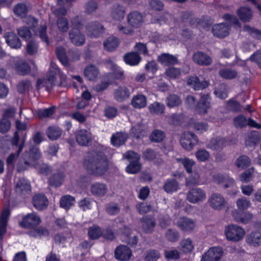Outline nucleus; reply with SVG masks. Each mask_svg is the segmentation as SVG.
<instances>
[{
    "label": "nucleus",
    "instance_id": "49",
    "mask_svg": "<svg viewBox=\"0 0 261 261\" xmlns=\"http://www.w3.org/2000/svg\"><path fill=\"white\" fill-rule=\"evenodd\" d=\"M160 257V253L159 251L155 249L148 250L144 256L145 261H156Z\"/></svg>",
    "mask_w": 261,
    "mask_h": 261
},
{
    "label": "nucleus",
    "instance_id": "48",
    "mask_svg": "<svg viewBox=\"0 0 261 261\" xmlns=\"http://www.w3.org/2000/svg\"><path fill=\"white\" fill-rule=\"evenodd\" d=\"M105 48L108 51H113L118 45V40L114 37H109L103 43Z\"/></svg>",
    "mask_w": 261,
    "mask_h": 261
},
{
    "label": "nucleus",
    "instance_id": "35",
    "mask_svg": "<svg viewBox=\"0 0 261 261\" xmlns=\"http://www.w3.org/2000/svg\"><path fill=\"white\" fill-rule=\"evenodd\" d=\"M125 15L124 8L119 5H114L111 9V16L112 18L116 20H122Z\"/></svg>",
    "mask_w": 261,
    "mask_h": 261
},
{
    "label": "nucleus",
    "instance_id": "50",
    "mask_svg": "<svg viewBox=\"0 0 261 261\" xmlns=\"http://www.w3.org/2000/svg\"><path fill=\"white\" fill-rule=\"evenodd\" d=\"M243 31L247 32L252 37L258 40H261V31L260 30L252 28L248 25H245Z\"/></svg>",
    "mask_w": 261,
    "mask_h": 261
},
{
    "label": "nucleus",
    "instance_id": "63",
    "mask_svg": "<svg viewBox=\"0 0 261 261\" xmlns=\"http://www.w3.org/2000/svg\"><path fill=\"white\" fill-rule=\"evenodd\" d=\"M165 257L170 260L177 259L180 257V253L176 249L165 250L164 252Z\"/></svg>",
    "mask_w": 261,
    "mask_h": 261
},
{
    "label": "nucleus",
    "instance_id": "42",
    "mask_svg": "<svg viewBox=\"0 0 261 261\" xmlns=\"http://www.w3.org/2000/svg\"><path fill=\"white\" fill-rule=\"evenodd\" d=\"M179 187L178 182L175 179H168L165 183L163 189L168 193L177 190Z\"/></svg>",
    "mask_w": 261,
    "mask_h": 261
},
{
    "label": "nucleus",
    "instance_id": "25",
    "mask_svg": "<svg viewBox=\"0 0 261 261\" xmlns=\"http://www.w3.org/2000/svg\"><path fill=\"white\" fill-rule=\"evenodd\" d=\"M187 85L195 90H202L208 86L205 81H200L197 76H191L187 80Z\"/></svg>",
    "mask_w": 261,
    "mask_h": 261
},
{
    "label": "nucleus",
    "instance_id": "44",
    "mask_svg": "<svg viewBox=\"0 0 261 261\" xmlns=\"http://www.w3.org/2000/svg\"><path fill=\"white\" fill-rule=\"evenodd\" d=\"M55 107L53 106L48 108L39 109L36 112L37 117L40 119L51 117L55 113Z\"/></svg>",
    "mask_w": 261,
    "mask_h": 261
},
{
    "label": "nucleus",
    "instance_id": "31",
    "mask_svg": "<svg viewBox=\"0 0 261 261\" xmlns=\"http://www.w3.org/2000/svg\"><path fill=\"white\" fill-rule=\"evenodd\" d=\"M123 58L125 62L131 66L138 65L141 60L139 55L135 52H130L125 54Z\"/></svg>",
    "mask_w": 261,
    "mask_h": 261
},
{
    "label": "nucleus",
    "instance_id": "57",
    "mask_svg": "<svg viewBox=\"0 0 261 261\" xmlns=\"http://www.w3.org/2000/svg\"><path fill=\"white\" fill-rule=\"evenodd\" d=\"M177 161L181 163L186 169L188 173H190L192 171V167L195 163L188 158L177 159Z\"/></svg>",
    "mask_w": 261,
    "mask_h": 261
},
{
    "label": "nucleus",
    "instance_id": "13",
    "mask_svg": "<svg viewBox=\"0 0 261 261\" xmlns=\"http://www.w3.org/2000/svg\"><path fill=\"white\" fill-rule=\"evenodd\" d=\"M131 93L130 87L125 86H119L114 91V98L117 101L123 102L129 98Z\"/></svg>",
    "mask_w": 261,
    "mask_h": 261
},
{
    "label": "nucleus",
    "instance_id": "15",
    "mask_svg": "<svg viewBox=\"0 0 261 261\" xmlns=\"http://www.w3.org/2000/svg\"><path fill=\"white\" fill-rule=\"evenodd\" d=\"M128 25L133 28H138L143 23L144 19L142 14L136 11L130 12L127 16Z\"/></svg>",
    "mask_w": 261,
    "mask_h": 261
},
{
    "label": "nucleus",
    "instance_id": "21",
    "mask_svg": "<svg viewBox=\"0 0 261 261\" xmlns=\"http://www.w3.org/2000/svg\"><path fill=\"white\" fill-rule=\"evenodd\" d=\"M69 36L71 42L75 45L80 46L85 43V35L79 30L71 29L69 32Z\"/></svg>",
    "mask_w": 261,
    "mask_h": 261
},
{
    "label": "nucleus",
    "instance_id": "24",
    "mask_svg": "<svg viewBox=\"0 0 261 261\" xmlns=\"http://www.w3.org/2000/svg\"><path fill=\"white\" fill-rule=\"evenodd\" d=\"M76 141L81 146H88L92 141L91 134L89 132H77Z\"/></svg>",
    "mask_w": 261,
    "mask_h": 261
},
{
    "label": "nucleus",
    "instance_id": "34",
    "mask_svg": "<svg viewBox=\"0 0 261 261\" xmlns=\"http://www.w3.org/2000/svg\"><path fill=\"white\" fill-rule=\"evenodd\" d=\"M148 108L151 114L158 116L164 114L165 110V105L158 101H155L150 104Z\"/></svg>",
    "mask_w": 261,
    "mask_h": 261
},
{
    "label": "nucleus",
    "instance_id": "18",
    "mask_svg": "<svg viewBox=\"0 0 261 261\" xmlns=\"http://www.w3.org/2000/svg\"><path fill=\"white\" fill-rule=\"evenodd\" d=\"M132 255L130 249L125 245H120L115 250V257L117 259L121 261L129 260Z\"/></svg>",
    "mask_w": 261,
    "mask_h": 261
},
{
    "label": "nucleus",
    "instance_id": "40",
    "mask_svg": "<svg viewBox=\"0 0 261 261\" xmlns=\"http://www.w3.org/2000/svg\"><path fill=\"white\" fill-rule=\"evenodd\" d=\"M181 102L180 97L175 94H170L166 99L167 106L170 108L179 106Z\"/></svg>",
    "mask_w": 261,
    "mask_h": 261
},
{
    "label": "nucleus",
    "instance_id": "3",
    "mask_svg": "<svg viewBox=\"0 0 261 261\" xmlns=\"http://www.w3.org/2000/svg\"><path fill=\"white\" fill-rule=\"evenodd\" d=\"M233 124L237 128L242 129L248 126L250 128L261 129V125L252 118H247L243 115H239L233 119Z\"/></svg>",
    "mask_w": 261,
    "mask_h": 261
},
{
    "label": "nucleus",
    "instance_id": "22",
    "mask_svg": "<svg viewBox=\"0 0 261 261\" xmlns=\"http://www.w3.org/2000/svg\"><path fill=\"white\" fill-rule=\"evenodd\" d=\"M4 37L6 43L11 48L18 49L21 47L22 45L21 41L14 33L7 32L5 34Z\"/></svg>",
    "mask_w": 261,
    "mask_h": 261
},
{
    "label": "nucleus",
    "instance_id": "33",
    "mask_svg": "<svg viewBox=\"0 0 261 261\" xmlns=\"http://www.w3.org/2000/svg\"><path fill=\"white\" fill-rule=\"evenodd\" d=\"M177 225L184 231L191 230L195 227L194 222L186 217L180 218L177 221Z\"/></svg>",
    "mask_w": 261,
    "mask_h": 261
},
{
    "label": "nucleus",
    "instance_id": "52",
    "mask_svg": "<svg viewBox=\"0 0 261 261\" xmlns=\"http://www.w3.org/2000/svg\"><path fill=\"white\" fill-rule=\"evenodd\" d=\"M141 165L139 161H131L129 164L126 168V171L128 173L136 174L141 170Z\"/></svg>",
    "mask_w": 261,
    "mask_h": 261
},
{
    "label": "nucleus",
    "instance_id": "41",
    "mask_svg": "<svg viewBox=\"0 0 261 261\" xmlns=\"http://www.w3.org/2000/svg\"><path fill=\"white\" fill-rule=\"evenodd\" d=\"M127 137L121 132L114 134L111 139L112 144L115 146H119L123 144Z\"/></svg>",
    "mask_w": 261,
    "mask_h": 261
},
{
    "label": "nucleus",
    "instance_id": "39",
    "mask_svg": "<svg viewBox=\"0 0 261 261\" xmlns=\"http://www.w3.org/2000/svg\"><path fill=\"white\" fill-rule=\"evenodd\" d=\"M221 77L226 80H232L237 77L238 72L231 68H222L219 71Z\"/></svg>",
    "mask_w": 261,
    "mask_h": 261
},
{
    "label": "nucleus",
    "instance_id": "37",
    "mask_svg": "<svg viewBox=\"0 0 261 261\" xmlns=\"http://www.w3.org/2000/svg\"><path fill=\"white\" fill-rule=\"evenodd\" d=\"M56 55L63 65L68 67L70 65L69 61L66 56L65 50L62 46L57 47L56 48Z\"/></svg>",
    "mask_w": 261,
    "mask_h": 261
},
{
    "label": "nucleus",
    "instance_id": "16",
    "mask_svg": "<svg viewBox=\"0 0 261 261\" xmlns=\"http://www.w3.org/2000/svg\"><path fill=\"white\" fill-rule=\"evenodd\" d=\"M41 157V153L40 149L36 146L32 147L29 151H25L23 154L24 164L27 166H30V161H37Z\"/></svg>",
    "mask_w": 261,
    "mask_h": 261
},
{
    "label": "nucleus",
    "instance_id": "38",
    "mask_svg": "<svg viewBox=\"0 0 261 261\" xmlns=\"http://www.w3.org/2000/svg\"><path fill=\"white\" fill-rule=\"evenodd\" d=\"M64 177V174L62 172L54 173L50 177L49 179V184L51 187H59L62 184Z\"/></svg>",
    "mask_w": 261,
    "mask_h": 261
},
{
    "label": "nucleus",
    "instance_id": "20",
    "mask_svg": "<svg viewBox=\"0 0 261 261\" xmlns=\"http://www.w3.org/2000/svg\"><path fill=\"white\" fill-rule=\"evenodd\" d=\"M103 30V26L96 21L91 22L86 27L87 34L91 37H99L102 34Z\"/></svg>",
    "mask_w": 261,
    "mask_h": 261
},
{
    "label": "nucleus",
    "instance_id": "36",
    "mask_svg": "<svg viewBox=\"0 0 261 261\" xmlns=\"http://www.w3.org/2000/svg\"><path fill=\"white\" fill-rule=\"evenodd\" d=\"M226 141L224 139L212 138L207 144V148L213 150H218L223 148Z\"/></svg>",
    "mask_w": 261,
    "mask_h": 261
},
{
    "label": "nucleus",
    "instance_id": "54",
    "mask_svg": "<svg viewBox=\"0 0 261 261\" xmlns=\"http://www.w3.org/2000/svg\"><path fill=\"white\" fill-rule=\"evenodd\" d=\"M253 173L254 168H249L241 174L239 177L240 180L243 182H248L252 179Z\"/></svg>",
    "mask_w": 261,
    "mask_h": 261
},
{
    "label": "nucleus",
    "instance_id": "43",
    "mask_svg": "<svg viewBox=\"0 0 261 261\" xmlns=\"http://www.w3.org/2000/svg\"><path fill=\"white\" fill-rule=\"evenodd\" d=\"M234 164L238 168L244 169L250 166L251 160L247 155H242L237 159Z\"/></svg>",
    "mask_w": 261,
    "mask_h": 261
},
{
    "label": "nucleus",
    "instance_id": "17",
    "mask_svg": "<svg viewBox=\"0 0 261 261\" xmlns=\"http://www.w3.org/2000/svg\"><path fill=\"white\" fill-rule=\"evenodd\" d=\"M33 206L38 211H42L47 208L48 200L46 196L41 193L35 194L32 199Z\"/></svg>",
    "mask_w": 261,
    "mask_h": 261
},
{
    "label": "nucleus",
    "instance_id": "19",
    "mask_svg": "<svg viewBox=\"0 0 261 261\" xmlns=\"http://www.w3.org/2000/svg\"><path fill=\"white\" fill-rule=\"evenodd\" d=\"M208 203L213 208L220 210L224 207L226 202L221 194L213 193L208 199Z\"/></svg>",
    "mask_w": 261,
    "mask_h": 261
},
{
    "label": "nucleus",
    "instance_id": "10",
    "mask_svg": "<svg viewBox=\"0 0 261 261\" xmlns=\"http://www.w3.org/2000/svg\"><path fill=\"white\" fill-rule=\"evenodd\" d=\"M211 97L209 94H201L200 98L196 106V112L200 114L207 113L211 108Z\"/></svg>",
    "mask_w": 261,
    "mask_h": 261
},
{
    "label": "nucleus",
    "instance_id": "7",
    "mask_svg": "<svg viewBox=\"0 0 261 261\" xmlns=\"http://www.w3.org/2000/svg\"><path fill=\"white\" fill-rule=\"evenodd\" d=\"M182 147L187 150H191L194 145L197 144L198 140L196 136L191 132H184L182 134L180 140Z\"/></svg>",
    "mask_w": 261,
    "mask_h": 261
},
{
    "label": "nucleus",
    "instance_id": "23",
    "mask_svg": "<svg viewBox=\"0 0 261 261\" xmlns=\"http://www.w3.org/2000/svg\"><path fill=\"white\" fill-rule=\"evenodd\" d=\"M229 27L226 23H219L214 25L213 27L214 35L219 38H224L229 34Z\"/></svg>",
    "mask_w": 261,
    "mask_h": 261
},
{
    "label": "nucleus",
    "instance_id": "59",
    "mask_svg": "<svg viewBox=\"0 0 261 261\" xmlns=\"http://www.w3.org/2000/svg\"><path fill=\"white\" fill-rule=\"evenodd\" d=\"M28 11V9L25 4H17L14 9V12L18 16L21 17L24 16Z\"/></svg>",
    "mask_w": 261,
    "mask_h": 261
},
{
    "label": "nucleus",
    "instance_id": "11",
    "mask_svg": "<svg viewBox=\"0 0 261 261\" xmlns=\"http://www.w3.org/2000/svg\"><path fill=\"white\" fill-rule=\"evenodd\" d=\"M40 222V218L35 213H32L23 217L19 225L24 228H32L39 225Z\"/></svg>",
    "mask_w": 261,
    "mask_h": 261
},
{
    "label": "nucleus",
    "instance_id": "64",
    "mask_svg": "<svg viewBox=\"0 0 261 261\" xmlns=\"http://www.w3.org/2000/svg\"><path fill=\"white\" fill-rule=\"evenodd\" d=\"M181 72L179 69L175 67H169L165 71V74L170 78H177L180 75Z\"/></svg>",
    "mask_w": 261,
    "mask_h": 261
},
{
    "label": "nucleus",
    "instance_id": "60",
    "mask_svg": "<svg viewBox=\"0 0 261 261\" xmlns=\"http://www.w3.org/2000/svg\"><path fill=\"white\" fill-rule=\"evenodd\" d=\"M165 137L164 132H152L149 139L152 142H160L163 141Z\"/></svg>",
    "mask_w": 261,
    "mask_h": 261
},
{
    "label": "nucleus",
    "instance_id": "53",
    "mask_svg": "<svg viewBox=\"0 0 261 261\" xmlns=\"http://www.w3.org/2000/svg\"><path fill=\"white\" fill-rule=\"evenodd\" d=\"M58 28L60 32H66L69 29L68 21L66 18L60 17L57 21Z\"/></svg>",
    "mask_w": 261,
    "mask_h": 261
},
{
    "label": "nucleus",
    "instance_id": "47",
    "mask_svg": "<svg viewBox=\"0 0 261 261\" xmlns=\"http://www.w3.org/2000/svg\"><path fill=\"white\" fill-rule=\"evenodd\" d=\"M228 88L225 84H222L216 87L215 94L219 98L225 99L228 96Z\"/></svg>",
    "mask_w": 261,
    "mask_h": 261
},
{
    "label": "nucleus",
    "instance_id": "28",
    "mask_svg": "<svg viewBox=\"0 0 261 261\" xmlns=\"http://www.w3.org/2000/svg\"><path fill=\"white\" fill-rule=\"evenodd\" d=\"M84 72L85 76L90 81H94L97 79L99 74L98 68L93 65L86 66Z\"/></svg>",
    "mask_w": 261,
    "mask_h": 261
},
{
    "label": "nucleus",
    "instance_id": "9",
    "mask_svg": "<svg viewBox=\"0 0 261 261\" xmlns=\"http://www.w3.org/2000/svg\"><path fill=\"white\" fill-rule=\"evenodd\" d=\"M205 198V193L204 190L200 188H193L187 194V199L192 203L202 201Z\"/></svg>",
    "mask_w": 261,
    "mask_h": 261
},
{
    "label": "nucleus",
    "instance_id": "51",
    "mask_svg": "<svg viewBox=\"0 0 261 261\" xmlns=\"http://www.w3.org/2000/svg\"><path fill=\"white\" fill-rule=\"evenodd\" d=\"M226 108L233 112L241 111V106L237 100L231 99L226 102Z\"/></svg>",
    "mask_w": 261,
    "mask_h": 261
},
{
    "label": "nucleus",
    "instance_id": "12",
    "mask_svg": "<svg viewBox=\"0 0 261 261\" xmlns=\"http://www.w3.org/2000/svg\"><path fill=\"white\" fill-rule=\"evenodd\" d=\"M142 231L145 233H151L156 226L155 219L150 215L143 217L140 219Z\"/></svg>",
    "mask_w": 261,
    "mask_h": 261
},
{
    "label": "nucleus",
    "instance_id": "45",
    "mask_svg": "<svg viewBox=\"0 0 261 261\" xmlns=\"http://www.w3.org/2000/svg\"><path fill=\"white\" fill-rule=\"evenodd\" d=\"M74 197L69 195L63 196L60 199V206L66 210H68L71 206L74 204Z\"/></svg>",
    "mask_w": 261,
    "mask_h": 261
},
{
    "label": "nucleus",
    "instance_id": "32",
    "mask_svg": "<svg viewBox=\"0 0 261 261\" xmlns=\"http://www.w3.org/2000/svg\"><path fill=\"white\" fill-rule=\"evenodd\" d=\"M90 191L94 195L102 196L106 194L107 192V189L106 185L96 182L91 186Z\"/></svg>",
    "mask_w": 261,
    "mask_h": 261
},
{
    "label": "nucleus",
    "instance_id": "1",
    "mask_svg": "<svg viewBox=\"0 0 261 261\" xmlns=\"http://www.w3.org/2000/svg\"><path fill=\"white\" fill-rule=\"evenodd\" d=\"M84 166L88 172L96 176L104 174L109 168L107 157L101 151L89 152L85 159Z\"/></svg>",
    "mask_w": 261,
    "mask_h": 261
},
{
    "label": "nucleus",
    "instance_id": "5",
    "mask_svg": "<svg viewBox=\"0 0 261 261\" xmlns=\"http://www.w3.org/2000/svg\"><path fill=\"white\" fill-rule=\"evenodd\" d=\"M9 64L20 75H24L29 74L31 71V68L29 64L18 58L11 59Z\"/></svg>",
    "mask_w": 261,
    "mask_h": 261
},
{
    "label": "nucleus",
    "instance_id": "30",
    "mask_svg": "<svg viewBox=\"0 0 261 261\" xmlns=\"http://www.w3.org/2000/svg\"><path fill=\"white\" fill-rule=\"evenodd\" d=\"M158 61L163 65L169 66L178 63L177 58L169 54L164 53L158 57Z\"/></svg>",
    "mask_w": 261,
    "mask_h": 261
},
{
    "label": "nucleus",
    "instance_id": "62",
    "mask_svg": "<svg viewBox=\"0 0 261 261\" xmlns=\"http://www.w3.org/2000/svg\"><path fill=\"white\" fill-rule=\"evenodd\" d=\"M31 88V84L29 81H22L17 85V90L20 93H23L29 90Z\"/></svg>",
    "mask_w": 261,
    "mask_h": 261
},
{
    "label": "nucleus",
    "instance_id": "58",
    "mask_svg": "<svg viewBox=\"0 0 261 261\" xmlns=\"http://www.w3.org/2000/svg\"><path fill=\"white\" fill-rule=\"evenodd\" d=\"M259 141L260 138L257 135L252 134L246 138L245 143L247 146H255L259 143Z\"/></svg>",
    "mask_w": 261,
    "mask_h": 261
},
{
    "label": "nucleus",
    "instance_id": "6",
    "mask_svg": "<svg viewBox=\"0 0 261 261\" xmlns=\"http://www.w3.org/2000/svg\"><path fill=\"white\" fill-rule=\"evenodd\" d=\"M15 191L22 198H27L31 196V187L25 179L20 178L16 183Z\"/></svg>",
    "mask_w": 261,
    "mask_h": 261
},
{
    "label": "nucleus",
    "instance_id": "55",
    "mask_svg": "<svg viewBox=\"0 0 261 261\" xmlns=\"http://www.w3.org/2000/svg\"><path fill=\"white\" fill-rule=\"evenodd\" d=\"M102 234L100 228L96 226L91 227L88 229V235L91 239H98Z\"/></svg>",
    "mask_w": 261,
    "mask_h": 261
},
{
    "label": "nucleus",
    "instance_id": "29",
    "mask_svg": "<svg viewBox=\"0 0 261 261\" xmlns=\"http://www.w3.org/2000/svg\"><path fill=\"white\" fill-rule=\"evenodd\" d=\"M131 105L135 109H142L147 105V98L143 94H137L133 96Z\"/></svg>",
    "mask_w": 261,
    "mask_h": 261
},
{
    "label": "nucleus",
    "instance_id": "14",
    "mask_svg": "<svg viewBox=\"0 0 261 261\" xmlns=\"http://www.w3.org/2000/svg\"><path fill=\"white\" fill-rule=\"evenodd\" d=\"M192 59L194 63L199 66H207L211 65L213 62L212 58L208 55L201 51L194 53Z\"/></svg>",
    "mask_w": 261,
    "mask_h": 261
},
{
    "label": "nucleus",
    "instance_id": "46",
    "mask_svg": "<svg viewBox=\"0 0 261 261\" xmlns=\"http://www.w3.org/2000/svg\"><path fill=\"white\" fill-rule=\"evenodd\" d=\"M185 117L180 114H173L168 117V121L170 124L180 125L184 121Z\"/></svg>",
    "mask_w": 261,
    "mask_h": 261
},
{
    "label": "nucleus",
    "instance_id": "2",
    "mask_svg": "<svg viewBox=\"0 0 261 261\" xmlns=\"http://www.w3.org/2000/svg\"><path fill=\"white\" fill-rule=\"evenodd\" d=\"M58 72H59V69L56 64L53 63H51L46 78L38 80L37 82V88L39 89L42 87H45L47 91L51 90L55 85L56 75Z\"/></svg>",
    "mask_w": 261,
    "mask_h": 261
},
{
    "label": "nucleus",
    "instance_id": "27",
    "mask_svg": "<svg viewBox=\"0 0 261 261\" xmlns=\"http://www.w3.org/2000/svg\"><path fill=\"white\" fill-rule=\"evenodd\" d=\"M237 13L241 20L244 22H249L252 19V10L247 7H241L237 10Z\"/></svg>",
    "mask_w": 261,
    "mask_h": 261
},
{
    "label": "nucleus",
    "instance_id": "8",
    "mask_svg": "<svg viewBox=\"0 0 261 261\" xmlns=\"http://www.w3.org/2000/svg\"><path fill=\"white\" fill-rule=\"evenodd\" d=\"M223 253L221 247H211L202 255L201 261H219L223 256Z\"/></svg>",
    "mask_w": 261,
    "mask_h": 261
},
{
    "label": "nucleus",
    "instance_id": "4",
    "mask_svg": "<svg viewBox=\"0 0 261 261\" xmlns=\"http://www.w3.org/2000/svg\"><path fill=\"white\" fill-rule=\"evenodd\" d=\"M225 233L227 240L236 242L243 238L245 235V231L240 226L231 224L226 227Z\"/></svg>",
    "mask_w": 261,
    "mask_h": 261
},
{
    "label": "nucleus",
    "instance_id": "56",
    "mask_svg": "<svg viewBox=\"0 0 261 261\" xmlns=\"http://www.w3.org/2000/svg\"><path fill=\"white\" fill-rule=\"evenodd\" d=\"M165 236L169 241L172 242L177 241L179 238L178 232L172 229H168L166 232Z\"/></svg>",
    "mask_w": 261,
    "mask_h": 261
},
{
    "label": "nucleus",
    "instance_id": "61",
    "mask_svg": "<svg viewBox=\"0 0 261 261\" xmlns=\"http://www.w3.org/2000/svg\"><path fill=\"white\" fill-rule=\"evenodd\" d=\"M252 214L249 213H245L243 216H234V219L237 222L243 224L248 223L252 219Z\"/></svg>",
    "mask_w": 261,
    "mask_h": 261
},
{
    "label": "nucleus",
    "instance_id": "26",
    "mask_svg": "<svg viewBox=\"0 0 261 261\" xmlns=\"http://www.w3.org/2000/svg\"><path fill=\"white\" fill-rule=\"evenodd\" d=\"M246 241L249 245L253 247H258L261 245V232L252 231L247 235Z\"/></svg>",
    "mask_w": 261,
    "mask_h": 261
}]
</instances>
